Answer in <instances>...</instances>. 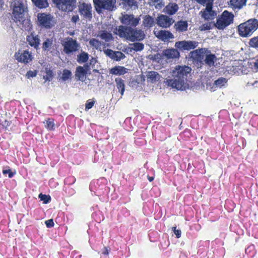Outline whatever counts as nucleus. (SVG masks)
<instances>
[{
  "label": "nucleus",
  "mask_w": 258,
  "mask_h": 258,
  "mask_svg": "<svg viewBox=\"0 0 258 258\" xmlns=\"http://www.w3.org/2000/svg\"><path fill=\"white\" fill-rule=\"evenodd\" d=\"M45 223L47 228H51L54 226L53 220L52 219L46 220Z\"/></svg>",
  "instance_id": "54"
},
{
  "label": "nucleus",
  "mask_w": 258,
  "mask_h": 258,
  "mask_svg": "<svg viewBox=\"0 0 258 258\" xmlns=\"http://www.w3.org/2000/svg\"><path fill=\"white\" fill-rule=\"evenodd\" d=\"M90 64H89V63H86L84 64V65L82 67L84 68V70L85 71H86V72L89 74H91V72H90V70H91V68H90Z\"/></svg>",
  "instance_id": "55"
},
{
  "label": "nucleus",
  "mask_w": 258,
  "mask_h": 258,
  "mask_svg": "<svg viewBox=\"0 0 258 258\" xmlns=\"http://www.w3.org/2000/svg\"><path fill=\"white\" fill-rule=\"evenodd\" d=\"M205 58H204L203 64H205L209 67L214 66L215 62L217 60L216 55L210 52L206 53L205 54Z\"/></svg>",
  "instance_id": "22"
},
{
  "label": "nucleus",
  "mask_w": 258,
  "mask_h": 258,
  "mask_svg": "<svg viewBox=\"0 0 258 258\" xmlns=\"http://www.w3.org/2000/svg\"><path fill=\"white\" fill-rule=\"evenodd\" d=\"M118 150H121L122 152L126 151V145L124 143H120L118 147Z\"/></svg>",
  "instance_id": "57"
},
{
  "label": "nucleus",
  "mask_w": 258,
  "mask_h": 258,
  "mask_svg": "<svg viewBox=\"0 0 258 258\" xmlns=\"http://www.w3.org/2000/svg\"><path fill=\"white\" fill-rule=\"evenodd\" d=\"M207 52H210V50L207 48H200L191 51L189 54V56L194 61L203 64L205 54Z\"/></svg>",
  "instance_id": "11"
},
{
  "label": "nucleus",
  "mask_w": 258,
  "mask_h": 258,
  "mask_svg": "<svg viewBox=\"0 0 258 258\" xmlns=\"http://www.w3.org/2000/svg\"><path fill=\"white\" fill-rule=\"evenodd\" d=\"M56 7L62 11L72 12L76 8V0H52Z\"/></svg>",
  "instance_id": "9"
},
{
  "label": "nucleus",
  "mask_w": 258,
  "mask_h": 258,
  "mask_svg": "<svg viewBox=\"0 0 258 258\" xmlns=\"http://www.w3.org/2000/svg\"><path fill=\"white\" fill-rule=\"evenodd\" d=\"M92 7L90 4L83 3L79 6V12L84 19L91 20L92 18Z\"/></svg>",
  "instance_id": "13"
},
{
  "label": "nucleus",
  "mask_w": 258,
  "mask_h": 258,
  "mask_svg": "<svg viewBox=\"0 0 258 258\" xmlns=\"http://www.w3.org/2000/svg\"><path fill=\"white\" fill-rule=\"evenodd\" d=\"M172 229L174 231V234H175L177 238H179L181 236V232L179 229H176V227H173Z\"/></svg>",
  "instance_id": "56"
},
{
  "label": "nucleus",
  "mask_w": 258,
  "mask_h": 258,
  "mask_svg": "<svg viewBox=\"0 0 258 258\" xmlns=\"http://www.w3.org/2000/svg\"><path fill=\"white\" fill-rule=\"evenodd\" d=\"M15 57L18 61L25 64L29 63L33 59L32 53L28 50H24L22 52L20 51L16 52Z\"/></svg>",
  "instance_id": "15"
},
{
  "label": "nucleus",
  "mask_w": 258,
  "mask_h": 258,
  "mask_svg": "<svg viewBox=\"0 0 258 258\" xmlns=\"http://www.w3.org/2000/svg\"><path fill=\"white\" fill-rule=\"evenodd\" d=\"M76 181V178L74 176H69L65 178L64 183L65 186H70L74 184Z\"/></svg>",
  "instance_id": "47"
},
{
  "label": "nucleus",
  "mask_w": 258,
  "mask_h": 258,
  "mask_svg": "<svg viewBox=\"0 0 258 258\" xmlns=\"http://www.w3.org/2000/svg\"><path fill=\"white\" fill-rule=\"evenodd\" d=\"M253 249H254V245H250L246 249H245V252H247V251L248 250H249V251H250L251 250H252Z\"/></svg>",
  "instance_id": "64"
},
{
  "label": "nucleus",
  "mask_w": 258,
  "mask_h": 258,
  "mask_svg": "<svg viewBox=\"0 0 258 258\" xmlns=\"http://www.w3.org/2000/svg\"><path fill=\"white\" fill-rule=\"evenodd\" d=\"M13 10L12 19L21 29L30 31L32 25L28 17L26 2L25 0H14L11 4Z\"/></svg>",
  "instance_id": "1"
},
{
  "label": "nucleus",
  "mask_w": 258,
  "mask_h": 258,
  "mask_svg": "<svg viewBox=\"0 0 258 258\" xmlns=\"http://www.w3.org/2000/svg\"><path fill=\"white\" fill-rule=\"evenodd\" d=\"M152 134L155 139L163 141L166 139L167 136V132L166 129L161 125L154 126L152 130Z\"/></svg>",
  "instance_id": "12"
},
{
  "label": "nucleus",
  "mask_w": 258,
  "mask_h": 258,
  "mask_svg": "<svg viewBox=\"0 0 258 258\" xmlns=\"http://www.w3.org/2000/svg\"><path fill=\"white\" fill-rule=\"evenodd\" d=\"M54 45L52 38H46L42 44V49L44 51L52 52Z\"/></svg>",
  "instance_id": "26"
},
{
  "label": "nucleus",
  "mask_w": 258,
  "mask_h": 258,
  "mask_svg": "<svg viewBox=\"0 0 258 258\" xmlns=\"http://www.w3.org/2000/svg\"><path fill=\"white\" fill-rule=\"evenodd\" d=\"M106 179L100 178L96 180L93 181L90 184V189L91 191L95 190L96 195H101L107 192L108 187L106 186Z\"/></svg>",
  "instance_id": "7"
},
{
  "label": "nucleus",
  "mask_w": 258,
  "mask_h": 258,
  "mask_svg": "<svg viewBox=\"0 0 258 258\" xmlns=\"http://www.w3.org/2000/svg\"><path fill=\"white\" fill-rule=\"evenodd\" d=\"M63 51L66 54H70L78 50L80 45L76 40L70 38L63 44Z\"/></svg>",
  "instance_id": "14"
},
{
  "label": "nucleus",
  "mask_w": 258,
  "mask_h": 258,
  "mask_svg": "<svg viewBox=\"0 0 258 258\" xmlns=\"http://www.w3.org/2000/svg\"><path fill=\"white\" fill-rule=\"evenodd\" d=\"M104 53L111 59L119 61L125 57V55L121 51H115L110 49L104 50Z\"/></svg>",
  "instance_id": "18"
},
{
  "label": "nucleus",
  "mask_w": 258,
  "mask_h": 258,
  "mask_svg": "<svg viewBox=\"0 0 258 258\" xmlns=\"http://www.w3.org/2000/svg\"><path fill=\"white\" fill-rule=\"evenodd\" d=\"M162 56L167 59H173L179 57L180 53L176 49L169 48L163 51Z\"/></svg>",
  "instance_id": "19"
},
{
  "label": "nucleus",
  "mask_w": 258,
  "mask_h": 258,
  "mask_svg": "<svg viewBox=\"0 0 258 258\" xmlns=\"http://www.w3.org/2000/svg\"><path fill=\"white\" fill-rule=\"evenodd\" d=\"M233 18L234 15L232 13L224 11L217 19L216 28L219 30H223L233 23Z\"/></svg>",
  "instance_id": "5"
},
{
  "label": "nucleus",
  "mask_w": 258,
  "mask_h": 258,
  "mask_svg": "<svg viewBox=\"0 0 258 258\" xmlns=\"http://www.w3.org/2000/svg\"><path fill=\"white\" fill-rule=\"evenodd\" d=\"M53 73L51 70H48L46 71V74L44 76L45 80L50 81L52 79Z\"/></svg>",
  "instance_id": "49"
},
{
  "label": "nucleus",
  "mask_w": 258,
  "mask_h": 258,
  "mask_svg": "<svg viewBox=\"0 0 258 258\" xmlns=\"http://www.w3.org/2000/svg\"><path fill=\"white\" fill-rule=\"evenodd\" d=\"M72 73L71 71L68 69H64L61 73V76L60 79L63 82H66L69 79H71L72 77Z\"/></svg>",
  "instance_id": "36"
},
{
  "label": "nucleus",
  "mask_w": 258,
  "mask_h": 258,
  "mask_svg": "<svg viewBox=\"0 0 258 258\" xmlns=\"http://www.w3.org/2000/svg\"><path fill=\"white\" fill-rule=\"evenodd\" d=\"M34 4L38 8H46L48 6L47 0H32Z\"/></svg>",
  "instance_id": "35"
},
{
  "label": "nucleus",
  "mask_w": 258,
  "mask_h": 258,
  "mask_svg": "<svg viewBox=\"0 0 258 258\" xmlns=\"http://www.w3.org/2000/svg\"><path fill=\"white\" fill-rule=\"evenodd\" d=\"M147 79L148 82L152 83H155L160 80L161 76L155 71H149L147 73Z\"/></svg>",
  "instance_id": "28"
},
{
  "label": "nucleus",
  "mask_w": 258,
  "mask_h": 258,
  "mask_svg": "<svg viewBox=\"0 0 258 258\" xmlns=\"http://www.w3.org/2000/svg\"><path fill=\"white\" fill-rule=\"evenodd\" d=\"M115 82L116 84V87L118 89L119 91L120 92L121 95L123 94L125 90L124 81L121 78H117L115 80Z\"/></svg>",
  "instance_id": "34"
},
{
  "label": "nucleus",
  "mask_w": 258,
  "mask_h": 258,
  "mask_svg": "<svg viewBox=\"0 0 258 258\" xmlns=\"http://www.w3.org/2000/svg\"><path fill=\"white\" fill-rule=\"evenodd\" d=\"M250 46L255 48H258V36L251 38L249 41Z\"/></svg>",
  "instance_id": "45"
},
{
  "label": "nucleus",
  "mask_w": 258,
  "mask_h": 258,
  "mask_svg": "<svg viewBox=\"0 0 258 258\" xmlns=\"http://www.w3.org/2000/svg\"><path fill=\"white\" fill-rule=\"evenodd\" d=\"M27 41L28 44L35 49H37L40 44V39L38 35H35L33 33L27 36Z\"/></svg>",
  "instance_id": "20"
},
{
  "label": "nucleus",
  "mask_w": 258,
  "mask_h": 258,
  "mask_svg": "<svg viewBox=\"0 0 258 258\" xmlns=\"http://www.w3.org/2000/svg\"><path fill=\"white\" fill-rule=\"evenodd\" d=\"M128 69L122 66H115L111 68L109 73L115 75H122L127 72Z\"/></svg>",
  "instance_id": "30"
},
{
  "label": "nucleus",
  "mask_w": 258,
  "mask_h": 258,
  "mask_svg": "<svg viewBox=\"0 0 258 258\" xmlns=\"http://www.w3.org/2000/svg\"><path fill=\"white\" fill-rule=\"evenodd\" d=\"M134 50L132 49V46L129 45V47L126 48L124 51L127 53H129L132 52Z\"/></svg>",
  "instance_id": "61"
},
{
  "label": "nucleus",
  "mask_w": 258,
  "mask_h": 258,
  "mask_svg": "<svg viewBox=\"0 0 258 258\" xmlns=\"http://www.w3.org/2000/svg\"><path fill=\"white\" fill-rule=\"evenodd\" d=\"M97 62V60L95 58L92 57V58L90 60L89 64L90 65H94Z\"/></svg>",
  "instance_id": "62"
},
{
  "label": "nucleus",
  "mask_w": 258,
  "mask_h": 258,
  "mask_svg": "<svg viewBox=\"0 0 258 258\" xmlns=\"http://www.w3.org/2000/svg\"><path fill=\"white\" fill-rule=\"evenodd\" d=\"M191 69L187 66H176L172 72L171 79L165 81L168 86L179 90H184L188 87L187 77L191 72Z\"/></svg>",
  "instance_id": "2"
},
{
  "label": "nucleus",
  "mask_w": 258,
  "mask_h": 258,
  "mask_svg": "<svg viewBox=\"0 0 258 258\" xmlns=\"http://www.w3.org/2000/svg\"><path fill=\"white\" fill-rule=\"evenodd\" d=\"M257 29L258 20L255 18L249 19L238 26L239 34L243 37L251 36Z\"/></svg>",
  "instance_id": "4"
},
{
  "label": "nucleus",
  "mask_w": 258,
  "mask_h": 258,
  "mask_svg": "<svg viewBox=\"0 0 258 258\" xmlns=\"http://www.w3.org/2000/svg\"><path fill=\"white\" fill-rule=\"evenodd\" d=\"M154 18L150 15H145L143 17V26L145 28L149 29L154 26Z\"/></svg>",
  "instance_id": "27"
},
{
  "label": "nucleus",
  "mask_w": 258,
  "mask_h": 258,
  "mask_svg": "<svg viewBox=\"0 0 258 258\" xmlns=\"http://www.w3.org/2000/svg\"><path fill=\"white\" fill-rule=\"evenodd\" d=\"M89 59V54L83 51H82L81 52L77 55V62L80 63L82 64L83 63L86 62Z\"/></svg>",
  "instance_id": "33"
},
{
  "label": "nucleus",
  "mask_w": 258,
  "mask_h": 258,
  "mask_svg": "<svg viewBox=\"0 0 258 258\" xmlns=\"http://www.w3.org/2000/svg\"><path fill=\"white\" fill-rule=\"evenodd\" d=\"M227 80L224 77H220L214 81V85L216 87L221 88L227 83Z\"/></svg>",
  "instance_id": "42"
},
{
  "label": "nucleus",
  "mask_w": 258,
  "mask_h": 258,
  "mask_svg": "<svg viewBox=\"0 0 258 258\" xmlns=\"http://www.w3.org/2000/svg\"><path fill=\"white\" fill-rule=\"evenodd\" d=\"M37 71H29L27 72L26 76L27 78H33L35 77L37 75Z\"/></svg>",
  "instance_id": "52"
},
{
  "label": "nucleus",
  "mask_w": 258,
  "mask_h": 258,
  "mask_svg": "<svg viewBox=\"0 0 258 258\" xmlns=\"http://www.w3.org/2000/svg\"><path fill=\"white\" fill-rule=\"evenodd\" d=\"M3 173L4 175H6L8 174V176L9 178H12L15 174V172H12V170L10 169L3 170Z\"/></svg>",
  "instance_id": "51"
},
{
  "label": "nucleus",
  "mask_w": 258,
  "mask_h": 258,
  "mask_svg": "<svg viewBox=\"0 0 258 258\" xmlns=\"http://www.w3.org/2000/svg\"><path fill=\"white\" fill-rule=\"evenodd\" d=\"M156 21L157 25L163 28L169 27L174 22L172 18L164 15H161L158 16L156 19Z\"/></svg>",
  "instance_id": "17"
},
{
  "label": "nucleus",
  "mask_w": 258,
  "mask_h": 258,
  "mask_svg": "<svg viewBox=\"0 0 258 258\" xmlns=\"http://www.w3.org/2000/svg\"><path fill=\"white\" fill-rule=\"evenodd\" d=\"M63 190L66 192L68 196H72L74 195L76 192L75 190L70 186H64L63 187Z\"/></svg>",
  "instance_id": "48"
},
{
  "label": "nucleus",
  "mask_w": 258,
  "mask_h": 258,
  "mask_svg": "<svg viewBox=\"0 0 258 258\" xmlns=\"http://www.w3.org/2000/svg\"><path fill=\"white\" fill-rule=\"evenodd\" d=\"M140 21L139 17L135 18L133 15H124L122 20L121 23L126 25V26L129 27H136Z\"/></svg>",
  "instance_id": "16"
},
{
  "label": "nucleus",
  "mask_w": 258,
  "mask_h": 258,
  "mask_svg": "<svg viewBox=\"0 0 258 258\" xmlns=\"http://www.w3.org/2000/svg\"><path fill=\"white\" fill-rule=\"evenodd\" d=\"M110 251V248L104 246L98 251V253L100 254V258H108V256Z\"/></svg>",
  "instance_id": "41"
},
{
  "label": "nucleus",
  "mask_w": 258,
  "mask_h": 258,
  "mask_svg": "<svg viewBox=\"0 0 258 258\" xmlns=\"http://www.w3.org/2000/svg\"><path fill=\"white\" fill-rule=\"evenodd\" d=\"M89 44L97 50H100L101 48V42L95 38L91 39L89 41Z\"/></svg>",
  "instance_id": "39"
},
{
  "label": "nucleus",
  "mask_w": 258,
  "mask_h": 258,
  "mask_svg": "<svg viewBox=\"0 0 258 258\" xmlns=\"http://www.w3.org/2000/svg\"><path fill=\"white\" fill-rule=\"evenodd\" d=\"M97 37L107 42H110L113 39L112 34L106 30H101L99 31Z\"/></svg>",
  "instance_id": "32"
},
{
  "label": "nucleus",
  "mask_w": 258,
  "mask_h": 258,
  "mask_svg": "<svg viewBox=\"0 0 258 258\" xmlns=\"http://www.w3.org/2000/svg\"><path fill=\"white\" fill-rule=\"evenodd\" d=\"M216 15L217 13L214 11L207 13H203L202 17L206 20H212L215 18Z\"/></svg>",
  "instance_id": "38"
},
{
  "label": "nucleus",
  "mask_w": 258,
  "mask_h": 258,
  "mask_svg": "<svg viewBox=\"0 0 258 258\" xmlns=\"http://www.w3.org/2000/svg\"><path fill=\"white\" fill-rule=\"evenodd\" d=\"M37 19L39 25L47 29H51L55 24L54 17L49 14L38 13Z\"/></svg>",
  "instance_id": "6"
},
{
  "label": "nucleus",
  "mask_w": 258,
  "mask_h": 258,
  "mask_svg": "<svg viewBox=\"0 0 258 258\" xmlns=\"http://www.w3.org/2000/svg\"><path fill=\"white\" fill-rule=\"evenodd\" d=\"M198 3L201 5H205L206 3H208L209 2L211 3H213L214 0H195Z\"/></svg>",
  "instance_id": "58"
},
{
  "label": "nucleus",
  "mask_w": 258,
  "mask_h": 258,
  "mask_svg": "<svg viewBox=\"0 0 258 258\" xmlns=\"http://www.w3.org/2000/svg\"><path fill=\"white\" fill-rule=\"evenodd\" d=\"M88 73L85 71L84 68L82 66H78L76 68L75 72V77L78 80L84 81L86 78Z\"/></svg>",
  "instance_id": "29"
},
{
  "label": "nucleus",
  "mask_w": 258,
  "mask_h": 258,
  "mask_svg": "<svg viewBox=\"0 0 258 258\" xmlns=\"http://www.w3.org/2000/svg\"><path fill=\"white\" fill-rule=\"evenodd\" d=\"M207 4V6H206V8L205 10V11L203 12V13H207V12H211V11H214L212 9H213V3H211L210 2L208 3H206Z\"/></svg>",
  "instance_id": "53"
},
{
  "label": "nucleus",
  "mask_w": 258,
  "mask_h": 258,
  "mask_svg": "<svg viewBox=\"0 0 258 258\" xmlns=\"http://www.w3.org/2000/svg\"><path fill=\"white\" fill-rule=\"evenodd\" d=\"M44 122L45 127L49 131H54L55 129V125L54 122V119L52 118H48Z\"/></svg>",
  "instance_id": "37"
},
{
  "label": "nucleus",
  "mask_w": 258,
  "mask_h": 258,
  "mask_svg": "<svg viewBox=\"0 0 258 258\" xmlns=\"http://www.w3.org/2000/svg\"><path fill=\"white\" fill-rule=\"evenodd\" d=\"M79 20V17L78 15L73 16L71 18V21L74 23H76Z\"/></svg>",
  "instance_id": "60"
},
{
  "label": "nucleus",
  "mask_w": 258,
  "mask_h": 258,
  "mask_svg": "<svg viewBox=\"0 0 258 258\" xmlns=\"http://www.w3.org/2000/svg\"><path fill=\"white\" fill-rule=\"evenodd\" d=\"M131 117H127L125 119V120L123 123V126L125 130L128 131H131L132 128V126L131 123Z\"/></svg>",
  "instance_id": "44"
},
{
  "label": "nucleus",
  "mask_w": 258,
  "mask_h": 258,
  "mask_svg": "<svg viewBox=\"0 0 258 258\" xmlns=\"http://www.w3.org/2000/svg\"><path fill=\"white\" fill-rule=\"evenodd\" d=\"M214 27H216V24L214 22H209L203 24L201 26L202 30H209L212 29Z\"/></svg>",
  "instance_id": "43"
},
{
  "label": "nucleus",
  "mask_w": 258,
  "mask_h": 258,
  "mask_svg": "<svg viewBox=\"0 0 258 258\" xmlns=\"http://www.w3.org/2000/svg\"><path fill=\"white\" fill-rule=\"evenodd\" d=\"M230 5L234 10H239L246 5V0H230Z\"/></svg>",
  "instance_id": "24"
},
{
  "label": "nucleus",
  "mask_w": 258,
  "mask_h": 258,
  "mask_svg": "<svg viewBox=\"0 0 258 258\" xmlns=\"http://www.w3.org/2000/svg\"><path fill=\"white\" fill-rule=\"evenodd\" d=\"M94 104L95 101H91L90 100H88L85 105V110H88L92 108Z\"/></svg>",
  "instance_id": "50"
},
{
  "label": "nucleus",
  "mask_w": 258,
  "mask_h": 258,
  "mask_svg": "<svg viewBox=\"0 0 258 258\" xmlns=\"http://www.w3.org/2000/svg\"><path fill=\"white\" fill-rule=\"evenodd\" d=\"M219 251L220 252V256H223L225 254V249L224 248V247H221L219 248Z\"/></svg>",
  "instance_id": "63"
},
{
  "label": "nucleus",
  "mask_w": 258,
  "mask_h": 258,
  "mask_svg": "<svg viewBox=\"0 0 258 258\" xmlns=\"http://www.w3.org/2000/svg\"><path fill=\"white\" fill-rule=\"evenodd\" d=\"M179 9L178 6L176 3H169L164 9V12L169 15L175 14Z\"/></svg>",
  "instance_id": "25"
},
{
  "label": "nucleus",
  "mask_w": 258,
  "mask_h": 258,
  "mask_svg": "<svg viewBox=\"0 0 258 258\" xmlns=\"http://www.w3.org/2000/svg\"><path fill=\"white\" fill-rule=\"evenodd\" d=\"M135 142L136 144H138V143H140L141 145H143L145 143L146 141L143 139L137 138Z\"/></svg>",
  "instance_id": "59"
},
{
  "label": "nucleus",
  "mask_w": 258,
  "mask_h": 258,
  "mask_svg": "<svg viewBox=\"0 0 258 258\" xmlns=\"http://www.w3.org/2000/svg\"><path fill=\"white\" fill-rule=\"evenodd\" d=\"M129 45L132 46V49L135 51H141L144 48V45L142 43L136 42L130 44Z\"/></svg>",
  "instance_id": "40"
},
{
  "label": "nucleus",
  "mask_w": 258,
  "mask_h": 258,
  "mask_svg": "<svg viewBox=\"0 0 258 258\" xmlns=\"http://www.w3.org/2000/svg\"><path fill=\"white\" fill-rule=\"evenodd\" d=\"M96 11L100 14L102 9L112 11L116 8V0H93Z\"/></svg>",
  "instance_id": "8"
},
{
  "label": "nucleus",
  "mask_w": 258,
  "mask_h": 258,
  "mask_svg": "<svg viewBox=\"0 0 258 258\" xmlns=\"http://www.w3.org/2000/svg\"><path fill=\"white\" fill-rule=\"evenodd\" d=\"M199 44V43L196 41L182 40L176 42L175 47L181 51H188L197 48Z\"/></svg>",
  "instance_id": "10"
},
{
  "label": "nucleus",
  "mask_w": 258,
  "mask_h": 258,
  "mask_svg": "<svg viewBox=\"0 0 258 258\" xmlns=\"http://www.w3.org/2000/svg\"><path fill=\"white\" fill-rule=\"evenodd\" d=\"M113 32L120 38H125L132 42L142 41L145 37L143 31L123 25L116 27L114 29Z\"/></svg>",
  "instance_id": "3"
},
{
  "label": "nucleus",
  "mask_w": 258,
  "mask_h": 258,
  "mask_svg": "<svg viewBox=\"0 0 258 258\" xmlns=\"http://www.w3.org/2000/svg\"><path fill=\"white\" fill-rule=\"evenodd\" d=\"M188 24L187 21L180 20L175 23L174 28L176 32H183L187 30Z\"/></svg>",
  "instance_id": "23"
},
{
  "label": "nucleus",
  "mask_w": 258,
  "mask_h": 258,
  "mask_svg": "<svg viewBox=\"0 0 258 258\" xmlns=\"http://www.w3.org/2000/svg\"><path fill=\"white\" fill-rule=\"evenodd\" d=\"M154 33L157 37L164 41L174 38L173 35L168 31L160 30L158 31L157 33L156 32H155Z\"/></svg>",
  "instance_id": "21"
},
{
  "label": "nucleus",
  "mask_w": 258,
  "mask_h": 258,
  "mask_svg": "<svg viewBox=\"0 0 258 258\" xmlns=\"http://www.w3.org/2000/svg\"><path fill=\"white\" fill-rule=\"evenodd\" d=\"M38 198L43 202L44 204H48L51 201V197L49 195H43L41 193L39 195Z\"/></svg>",
  "instance_id": "46"
},
{
  "label": "nucleus",
  "mask_w": 258,
  "mask_h": 258,
  "mask_svg": "<svg viewBox=\"0 0 258 258\" xmlns=\"http://www.w3.org/2000/svg\"><path fill=\"white\" fill-rule=\"evenodd\" d=\"M120 5H122L123 8L129 9L132 8H138V3L135 0H120Z\"/></svg>",
  "instance_id": "31"
}]
</instances>
